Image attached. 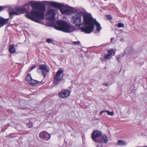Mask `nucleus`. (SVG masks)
<instances>
[{"instance_id":"32","label":"nucleus","mask_w":147,"mask_h":147,"mask_svg":"<svg viewBox=\"0 0 147 147\" xmlns=\"http://www.w3.org/2000/svg\"><path fill=\"white\" fill-rule=\"evenodd\" d=\"M114 39V38H112L111 39V41H112Z\"/></svg>"},{"instance_id":"5","label":"nucleus","mask_w":147,"mask_h":147,"mask_svg":"<svg viewBox=\"0 0 147 147\" xmlns=\"http://www.w3.org/2000/svg\"><path fill=\"white\" fill-rule=\"evenodd\" d=\"M85 15V14H84ZM84 15L83 16V17ZM83 21L82 20L81 14L78 11H76L71 18V23L76 26L80 27L81 25H83L84 27H80V29L82 31V28H85V24L84 22V17Z\"/></svg>"},{"instance_id":"21","label":"nucleus","mask_w":147,"mask_h":147,"mask_svg":"<svg viewBox=\"0 0 147 147\" xmlns=\"http://www.w3.org/2000/svg\"><path fill=\"white\" fill-rule=\"evenodd\" d=\"M111 56L108 53L107 54H106L104 55L103 59H101V60L102 61L104 60V59H109L110 57Z\"/></svg>"},{"instance_id":"17","label":"nucleus","mask_w":147,"mask_h":147,"mask_svg":"<svg viewBox=\"0 0 147 147\" xmlns=\"http://www.w3.org/2000/svg\"><path fill=\"white\" fill-rule=\"evenodd\" d=\"M127 144V143L125 141L122 140H118L117 144L121 146L126 145Z\"/></svg>"},{"instance_id":"28","label":"nucleus","mask_w":147,"mask_h":147,"mask_svg":"<svg viewBox=\"0 0 147 147\" xmlns=\"http://www.w3.org/2000/svg\"><path fill=\"white\" fill-rule=\"evenodd\" d=\"M36 67V66L35 65L33 66L32 67L30 68V70L29 71H31L32 70H33L34 68Z\"/></svg>"},{"instance_id":"33","label":"nucleus","mask_w":147,"mask_h":147,"mask_svg":"<svg viewBox=\"0 0 147 147\" xmlns=\"http://www.w3.org/2000/svg\"><path fill=\"white\" fill-rule=\"evenodd\" d=\"M99 146V144H98L96 146V147H98Z\"/></svg>"},{"instance_id":"3","label":"nucleus","mask_w":147,"mask_h":147,"mask_svg":"<svg viewBox=\"0 0 147 147\" xmlns=\"http://www.w3.org/2000/svg\"><path fill=\"white\" fill-rule=\"evenodd\" d=\"M54 28L57 30L67 33L71 32L74 30V27L73 25L62 20L57 21Z\"/></svg>"},{"instance_id":"20","label":"nucleus","mask_w":147,"mask_h":147,"mask_svg":"<svg viewBox=\"0 0 147 147\" xmlns=\"http://www.w3.org/2000/svg\"><path fill=\"white\" fill-rule=\"evenodd\" d=\"M115 51L113 49H111L109 51L108 54L110 56H113L115 55Z\"/></svg>"},{"instance_id":"13","label":"nucleus","mask_w":147,"mask_h":147,"mask_svg":"<svg viewBox=\"0 0 147 147\" xmlns=\"http://www.w3.org/2000/svg\"><path fill=\"white\" fill-rule=\"evenodd\" d=\"M26 79L28 82L29 84L32 86H34L37 84H38L39 82L35 80H33L30 76V74L28 75L26 78Z\"/></svg>"},{"instance_id":"10","label":"nucleus","mask_w":147,"mask_h":147,"mask_svg":"<svg viewBox=\"0 0 147 147\" xmlns=\"http://www.w3.org/2000/svg\"><path fill=\"white\" fill-rule=\"evenodd\" d=\"M55 11L53 9H50L47 13L46 16V18L49 20L53 21L55 19Z\"/></svg>"},{"instance_id":"11","label":"nucleus","mask_w":147,"mask_h":147,"mask_svg":"<svg viewBox=\"0 0 147 147\" xmlns=\"http://www.w3.org/2000/svg\"><path fill=\"white\" fill-rule=\"evenodd\" d=\"M39 137L40 138L43 140L47 141L50 139L51 136L46 131H42L40 133Z\"/></svg>"},{"instance_id":"4","label":"nucleus","mask_w":147,"mask_h":147,"mask_svg":"<svg viewBox=\"0 0 147 147\" xmlns=\"http://www.w3.org/2000/svg\"><path fill=\"white\" fill-rule=\"evenodd\" d=\"M51 6L60 9V10L62 14H74V10L72 7L68 5H63L61 4L55 2L47 1Z\"/></svg>"},{"instance_id":"19","label":"nucleus","mask_w":147,"mask_h":147,"mask_svg":"<svg viewBox=\"0 0 147 147\" xmlns=\"http://www.w3.org/2000/svg\"><path fill=\"white\" fill-rule=\"evenodd\" d=\"M102 139L103 140V142L105 143H106L108 141V139L107 136L104 134L102 136Z\"/></svg>"},{"instance_id":"1","label":"nucleus","mask_w":147,"mask_h":147,"mask_svg":"<svg viewBox=\"0 0 147 147\" xmlns=\"http://www.w3.org/2000/svg\"><path fill=\"white\" fill-rule=\"evenodd\" d=\"M33 9L26 15L27 18L36 22L41 23V20L44 18L45 7L40 2L32 1L29 3Z\"/></svg>"},{"instance_id":"35","label":"nucleus","mask_w":147,"mask_h":147,"mask_svg":"<svg viewBox=\"0 0 147 147\" xmlns=\"http://www.w3.org/2000/svg\"><path fill=\"white\" fill-rule=\"evenodd\" d=\"M26 5L28 6V5H25V6H26Z\"/></svg>"},{"instance_id":"29","label":"nucleus","mask_w":147,"mask_h":147,"mask_svg":"<svg viewBox=\"0 0 147 147\" xmlns=\"http://www.w3.org/2000/svg\"><path fill=\"white\" fill-rule=\"evenodd\" d=\"M3 8L2 6H0V12L3 9Z\"/></svg>"},{"instance_id":"27","label":"nucleus","mask_w":147,"mask_h":147,"mask_svg":"<svg viewBox=\"0 0 147 147\" xmlns=\"http://www.w3.org/2000/svg\"><path fill=\"white\" fill-rule=\"evenodd\" d=\"M119 56V55H118L116 57V59L118 62H119L120 61Z\"/></svg>"},{"instance_id":"2","label":"nucleus","mask_w":147,"mask_h":147,"mask_svg":"<svg viewBox=\"0 0 147 147\" xmlns=\"http://www.w3.org/2000/svg\"><path fill=\"white\" fill-rule=\"evenodd\" d=\"M83 17L86 27L85 28H82V32L86 33L89 34L91 33L94 29V25L96 26V31L97 32L100 31L102 29L100 24L96 21L95 19L93 18L91 14L84 15Z\"/></svg>"},{"instance_id":"9","label":"nucleus","mask_w":147,"mask_h":147,"mask_svg":"<svg viewBox=\"0 0 147 147\" xmlns=\"http://www.w3.org/2000/svg\"><path fill=\"white\" fill-rule=\"evenodd\" d=\"M49 68L48 66L46 65H41L39 66V68L37 70L38 71L39 70L41 71L44 78H45L47 75V73L49 71Z\"/></svg>"},{"instance_id":"22","label":"nucleus","mask_w":147,"mask_h":147,"mask_svg":"<svg viewBox=\"0 0 147 147\" xmlns=\"http://www.w3.org/2000/svg\"><path fill=\"white\" fill-rule=\"evenodd\" d=\"M116 26L119 28L124 27V24L123 23H119Z\"/></svg>"},{"instance_id":"7","label":"nucleus","mask_w":147,"mask_h":147,"mask_svg":"<svg viewBox=\"0 0 147 147\" xmlns=\"http://www.w3.org/2000/svg\"><path fill=\"white\" fill-rule=\"evenodd\" d=\"M26 9L24 8L19 7L15 10L12 9L9 11V18L10 19H12L13 15H18L21 13H24L26 12Z\"/></svg>"},{"instance_id":"16","label":"nucleus","mask_w":147,"mask_h":147,"mask_svg":"<svg viewBox=\"0 0 147 147\" xmlns=\"http://www.w3.org/2000/svg\"><path fill=\"white\" fill-rule=\"evenodd\" d=\"M15 51L14 45H11L9 46V53L11 54L13 53Z\"/></svg>"},{"instance_id":"8","label":"nucleus","mask_w":147,"mask_h":147,"mask_svg":"<svg viewBox=\"0 0 147 147\" xmlns=\"http://www.w3.org/2000/svg\"><path fill=\"white\" fill-rule=\"evenodd\" d=\"M63 71L61 69L58 70L54 78L53 83L54 84L56 85L60 84L61 82L63 80Z\"/></svg>"},{"instance_id":"31","label":"nucleus","mask_w":147,"mask_h":147,"mask_svg":"<svg viewBox=\"0 0 147 147\" xmlns=\"http://www.w3.org/2000/svg\"><path fill=\"white\" fill-rule=\"evenodd\" d=\"M124 38H121L120 39V41L121 42H123L124 41Z\"/></svg>"},{"instance_id":"6","label":"nucleus","mask_w":147,"mask_h":147,"mask_svg":"<svg viewBox=\"0 0 147 147\" xmlns=\"http://www.w3.org/2000/svg\"><path fill=\"white\" fill-rule=\"evenodd\" d=\"M102 132L98 130L94 131L91 134V137L93 140L98 143H100V145L102 147L101 143H102Z\"/></svg>"},{"instance_id":"26","label":"nucleus","mask_w":147,"mask_h":147,"mask_svg":"<svg viewBox=\"0 0 147 147\" xmlns=\"http://www.w3.org/2000/svg\"><path fill=\"white\" fill-rule=\"evenodd\" d=\"M73 43L74 45H78L80 43V41L74 42Z\"/></svg>"},{"instance_id":"12","label":"nucleus","mask_w":147,"mask_h":147,"mask_svg":"<svg viewBox=\"0 0 147 147\" xmlns=\"http://www.w3.org/2000/svg\"><path fill=\"white\" fill-rule=\"evenodd\" d=\"M70 92L68 90L62 89L59 92V96L62 98H65L69 96Z\"/></svg>"},{"instance_id":"30","label":"nucleus","mask_w":147,"mask_h":147,"mask_svg":"<svg viewBox=\"0 0 147 147\" xmlns=\"http://www.w3.org/2000/svg\"><path fill=\"white\" fill-rule=\"evenodd\" d=\"M6 137L7 138H10L11 137V136L10 135H8V136H6Z\"/></svg>"},{"instance_id":"25","label":"nucleus","mask_w":147,"mask_h":147,"mask_svg":"<svg viewBox=\"0 0 147 147\" xmlns=\"http://www.w3.org/2000/svg\"><path fill=\"white\" fill-rule=\"evenodd\" d=\"M46 41L47 42L49 43H51L53 42L52 40L50 38L47 39Z\"/></svg>"},{"instance_id":"23","label":"nucleus","mask_w":147,"mask_h":147,"mask_svg":"<svg viewBox=\"0 0 147 147\" xmlns=\"http://www.w3.org/2000/svg\"><path fill=\"white\" fill-rule=\"evenodd\" d=\"M33 126V124L32 122H30L27 124V126L29 128H31Z\"/></svg>"},{"instance_id":"18","label":"nucleus","mask_w":147,"mask_h":147,"mask_svg":"<svg viewBox=\"0 0 147 147\" xmlns=\"http://www.w3.org/2000/svg\"><path fill=\"white\" fill-rule=\"evenodd\" d=\"M107 112V114L110 116H113L114 115V112L113 111L110 112L108 110H105V111H101L100 112V114L102 115V113L104 112Z\"/></svg>"},{"instance_id":"34","label":"nucleus","mask_w":147,"mask_h":147,"mask_svg":"<svg viewBox=\"0 0 147 147\" xmlns=\"http://www.w3.org/2000/svg\"><path fill=\"white\" fill-rule=\"evenodd\" d=\"M107 84H105V85H106V86H107Z\"/></svg>"},{"instance_id":"24","label":"nucleus","mask_w":147,"mask_h":147,"mask_svg":"<svg viewBox=\"0 0 147 147\" xmlns=\"http://www.w3.org/2000/svg\"><path fill=\"white\" fill-rule=\"evenodd\" d=\"M108 20H111L112 19V17L111 15H109L106 16Z\"/></svg>"},{"instance_id":"15","label":"nucleus","mask_w":147,"mask_h":147,"mask_svg":"<svg viewBox=\"0 0 147 147\" xmlns=\"http://www.w3.org/2000/svg\"><path fill=\"white\" fill-rule=\"evenodd\" d=\"M125 51L127 54H130L131 55L134 54L135 53V52L133 50L129 48H127L125 49Z\"/></svg>"},{"instance_id":"14","label":"nucleus","mask_w":147,"mask_h":147,"mask_svg":"<svg viewBox=\"0 0 147 147\" xmlns=\"http://www.w3.org/2000/svg\"><path fill=\"white\" fill-rule=\"evenodd\" d=\"M9 20V18L5 19L0 16V28L2 27L5 25L7 24Z\"/></svg>"}]
</instances>
